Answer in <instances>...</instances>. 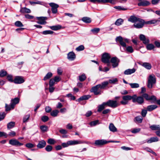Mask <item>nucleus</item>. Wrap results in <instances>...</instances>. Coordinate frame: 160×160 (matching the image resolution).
<instances>
[{
    "label": "nucleus",
    "mask_w": 160,
    "mask_h": 160,
    "mask_svg": "<svg viewBox=\"0 0 160 160\" xmlns=\"http://www.w3.org/2000/svg\"><path fill=\"white\" fill-rule=\"evenodd\" d=\"M143 118L142 117L140 116H137L134 119V121L135 122H138V123H141Z\"/></svg>",
    "instance_id": "7c9ffc66"
},
{
    "label": "nucleus",
    "mask_w": 160,
    "mask_h": 160,
    "mask_svg": "<svg viewBox=\"0 0 160 160\" xmlns=\"http://www.w3.org/2000/svg\"><path fill=\"white\" fill-rule=\"evenodd\" d=\"M67 58L69 60L72 61L75 59L76 55L73 52H70L68 54Z\"/></svg>",
    "instance_id": "f3484780"
},
{
    "label": "nucleus",
    "mask_w": 160,
    "mask_h": 160,
    "mask_svg": "<svg viewBox=\"0 0 160 160\" xmlns=\"http://www.w3.org/2000/svg\"><path fill=\"white\" fill-rule=\"evenodd\" d=\"M99 121L98 120L90 122V124L91 126H94L98 123Z\"/></svg>",
    "instance_id": "5fc2aeb1"
},
{
    "label": "nucleus",
    "mask_w": 160,
    "mask_h": 160,
    "mask_svg": "<svg viewBox=\"0 0 160 160\" xmlns=\"http://www.w3.org/2000/svg\"><path fill=\"white\" fill-rule=\"evenodd\" d=\"M109 82L107 81L103 82L101 83V84H99V85L101 89H104L106 87L108 84Z\"/></svg>",
    "instance_id": "cd10ccee"
},
{
    "label": "nucleus",
    "mask_w": 160,
    "mask_h": 160,
    "mask_svg": "<svg viewBox=\"0 0 160 160\" xmlns=\"http://www.w3.org/2000/svg\"><path fill=\"white\" fill-rule=\"evenodd\" d=\"M5 115L6 114L5 112L0 113V121L4 119Z\"/></svg>",
    "instance_id": "0e129e2a"
},
{
    "label": "nucleus",
    "mask_w": 160,
    "mask_h": 160,
    "mask_svg": "<svg viewBox=\"0 0 160 160\" xmlns=\"http://www.w3.org/2000/svg\"><path fill=\"white\" fill-rule=\"evenodd\" d=\"M100 31L99 28H94L91 30V31L94 34L98 33Z\"/></svg>",
    "instance_id": "680f3d73"
},
{
    "label": "nucleus",
    "mask_w": 160,
    "mask_h": 160,
    "mask_svg": "<svg viewBox=\"0 0 160 160\" xmlns=\"http://www.w3.org/2000/svg\"><path fill=\"white\" fill-rule=\"evenodd\" d=\"M49 5L52 8L51 10L52 13H56L57 12V8L59 7V5L54 3H49Z\"/></svg>",
    "instance_id": "9b49d317"
},
{
    "label": "nucleus",
    "mask_w": 160,
    "mask_h": 160,
    "mask_svg": "<svg viewBox=\"0 0 160 160\" xmlns=\"http://www.w3.org/2000/svg\"><path fill=\"white\" fill-rule=\"evenodd\" d=\"M110 62L112 63L113 68H115L118 66L120 60L117 58L114 57L111 58Z\"/></svg>",
    "instance_id": "0eeeda50"
},
{
    "label": "nucleus",
    "mask_w": 160,
    "mask_h": 160,
    "mask_svg": "<svg viewBox=\"0 0 160 160\" xmlns=\"http://www.w3.org/2000/svg\"><path fill=\"white\" fill-rule=\"evenodd\" d=\"M15 25L18 27H22L23 25L22 23L20 21H17L15 22Z\"/></svg>",
    "instance_id": "49530a36"
},
{
    "label": "nucleus",
    "mask_w": 160,
    "mask_h": 160,
    "mask_svg": "<svg viewBox=\"0 0 160 160\" xmlns=\"http://www.w3.org/2000/svg\"><path fill=\"white\" fill-rule=\"evenodd\" d=\"M79 78L80 81H83L86 79V77L85 74H83L79 76Z\"/></svg>",
    "instance_id": "a18cd8bd"
},
{
    "label": "nucleus",
    "mask_w": 160,
    "mask_h": 160,
    "mask_svg": "<svg viewBox=\"0 0 160 160\" xmlns=\"http://www.w3.org/2000/svg\"><path fill=\"white\" fill-rule=\"evenodd\" d=\"M29 3L31 5H33L34 4H41V2L38 1H30Z\"/></svg>",
    "instance_id": "052dcab7"
},
{
    "label": "nucleus",
    "mask_w": 160,
    "mask_h": 160,
    "mask_svg": "<svg viewBox=\"0 0 160 160\" xmlns=\"http://www.w3.org/2000/svg\"><path fill=\"white\" fill-rule=\"evenodd\" d=\"M7 75V72L3 70L0 71V77H3Z\"/></svg>",
    "instance_id": "de8ad7c7"
},
{
    "label": "nucleus",
    "mask_w": 160,
    "mask_h": 160,
    "mask_svg": "<svg viewBox=\"0 0 160 160\" xmlns=\"http://www.w3.org/2000/svg\"><path fill=\"white\" fill-rule=\"evenodd\" d=\"M59 112V111L57 110H55L52 111L51 113V115L53 117H56L57 116Z\"/></svg>",
    "instance_id": "a19ab883"
},
{
    "label": "nucleus",
    "mask_w": 160,
    "mask_h": 160,
    "mask_svg": "<svg viewBox=\"0 0 160 160\" xmlns=\"http://www.w3.org/2000/svg\"><path fill=\"white\" fill-rule=\"evenodd\" d=\"M129 84L132 88H137L139 87V84L138 83H130Z\"/></svg>",
    "instance_id": "4c0bfd02"
},
{
    "label": "nucleus",
    "mask_w": 160,
    "mask_h": 160,
    "mask_svg": "<svg viewBox=\"0 0 160 160\" xmlns=\"http://www.w3.org/2000/svg\"><path fill=\"white\" fill-rule=\"evenodd\" d=\"M110 142H113L112 141H107L105 140H98L95 141L94 144L96 146H102Z\"/></svg>",
    "instance_id": "6e6552de"
},
{
    "label": "nucleus",
    "mask_w": 160,
    "mask_h": 160,
    "mask_svg": "<svg viewBox=\"0 0 160 160\" xmlns=\"http://www.w3.org/2000/svg\"><path fill=\"white\" fill-rule=\"evenodd\" d=\"M46 145V142L44 140L39 141L38 144L37 145V147L39 149L44 148Z\"/></svg>",
    "instance_id": "dca6fc26"
},
{
    "label": "nucleus",
    "mask_w": 160,
    "mask_h": 160,
    "mask_svg": "<svg viewBox=\"0 0 160 160\" xmlns=\"http://www.w3.org/2000/svg\"><path fill=\"white\" fill-rule=\"evenodd\" d=\"M55 140L53 139H49L48 141V143L49 144H53L55 143Z\"/></svg>",
    "instance_id": "6e6d98bb"
},
{
    "label": "nucleus",
    "mask_w": 160,
    "mask_h": 160,
    "mask_svg": "<svg viewBox=\"0 0 160 160\" xmlns=\"http://www.w3.org/2000/svg\"><path fill=\"white\" fill-rule=\"evenodd\" d=\"M157 108V106L156 105H152L148 106L147 107V110L149 111H151Z\"/></svg>",
    "instance_id": "bb28decb"
},
{
    "label": "nucleus",
    "mask_w": 160,
    "mask_h": 160,
    "mask_svg": "<svg viewBox=\"0 0 160 160\" xmlns=\"http://www.w3.org/2000/svg\"><path fill=\"white\" fill-rule=\"evenodd\" d=\"M140 40L142 41L143 43L145 44H148L149 40L148 38H146L145 36L143 34H141L139 36Z\"/></svg>",
    "instance_id": "4468645a"
},
{
    "label": "nucleus",
    "mask_w": 160,
    "mask_h": 160,
    "mask_svg": "<svg viewBox=\"0 0 160 160\" xmlns=\"http://www.w3.org/2000/svg\"><path fill=\"white\" fill-rule=\"evenodd\" d=\"M145 22L144 20L142 19L139 18L138 20L135 22L133 24V26L134 28H142L144 26V24H145Z\"/></svg>",
    "instance_id": "423d86ee"
},
{
    "label": "nucleus",
    "mask_w": 160,
    "mask_h": 160,
    "mask_svg": "<svg viewBox=\"0 0 160 160\" xmlns=\"http://www.w3.org/2000/svg\"><path fill=\"white\" fill-rule=\"evenodd\" d=\"M25 146L28 148H32L35 146V145L31 143H28L25 145Z\"/></svg>",
    "instance_id": "603ef678"
},
{
    "label": "nucleus",
    "mask_w": 160,
    "mask_h": 160,
    "mask_svg": "<svg viewBox=\"0 0 160 160\" xmlns=\"http://www.w3.org/2000/svg\"><path fill=\"white\" fill-rule=\"evenodd\" d=\"M7 79L10 82H14V80L12 79V76L11 75H9L7 76Z\"/></svg>",
    "instance_id": "e2e57ef3"
},
{
    "label": "nucleus",
    "mask_w": 160,
    "mask_h": 160,
    "mask_svg": "<svg viewBox=\"0 0 160 160\" xmlns=\"http://www.w3.org/2000/svg\"><path fill=\"white\" fill-rule=\"evenodd\" d=\"M114 8L117 9L119 10H127V8H124L123 7H122L121 6H115L114 7Z\"/></svg>",
    "instance_id": "bf43d9fd"
},
{
    "label": "nucleus",
    "mask_w": 160,
    "mask_h": 160,
    "mask_svg": "<svg viewBox=\"0 0 160 160\" xmlns=\"http://www.w3.org/2000/svg\"><path fill=\"white\" fill-rule=\"evenodd\" d=\"M90 97L91 96L89 95H84L80 97L77 100L78 101L80 102L82 100H88Z\"/></svg>",
    "instance_id": "b1692460"
},
{
    "label": "nucleus",
    "mask_w": 160,
    "mask_h": 160,
    "mask_svg": "<svg viewBox=\"0 0 160 160\" xmlns=\"http://www.w3.org/2000/svg\"><path fill=\"white\" fill-rule=\"evenodd\" d=\"M123 20L120 18L118 19L115 22V24L117 26H120L121 25L123 22Z\"/></svg>",
    "instance_id": "58836bf2"
},
{
    "label": "nucleus",
    "mask_w": 160,
    "mask_h": 160,
    "mask_svg": "<svg viewBox=\"0 0 160 160\" xmlns=\"http://www.w3.org/2000/svg\"><path fill=\"white\" fill-rule=\"evenodd\" d=\"M15 125V122H11L8 123L7 124V128L8 129L13 128Z\"/></svg>",
    "instance_id": "f704fd0d"
},
{
    "label": "nucleus",
    "mask_w": 160,
    "mask_h": 160,
    "mask_svg": "<svg viewBox=\"0 0 160 160\" xmlns=\"http://www.w3.org/2000/svg\"><path fill=\"white\" fill-rule=\"evenodd\" d=\"M55 81L54 79H51L49 81V86H52L55 83Z\"/></svg>",
    "instance_id": "338daca9"
},
{
    "label": "nucleus",
    "mask_w": 160,
    "mask_h": 160,
    "mask_svg": "<svg viewBox=\"0 0 160 160\" xmlns=\"http://www.w3.org/2000/svg\"><path fill=\"white\" fill-rule=\"evenodd\" d=\"M52 74L51 72H48L46 75L44 77L43 80L45 81L47 79H49L51 77H52Z\"/></svg>",
    "instance_id": "c9c22d12"
},
{
    "label": "nucleus",
    "mask_w": 160,
    "mask_h": 160,
    "mask_svg": "<svg viewBox=\"0 0 160 160\" xmlns=\"http://www.w3.org/2000/svg\"><path fill=\"white\" fill-rule=\"evenodd\" d=\"M148 100H152L153 102H155L156 101V98L154 96H149Z\"/></svg>",
    "instance_id": "69168bd1"
},
{
    "label": "nucleus",
    "mask_w": 160,
    "mask_h": 160,
    "mask_svg": "<svg viewBox=\"0 0 160 160\" xmlns=\"http://www.w3.org/2000/svg\"><path fill=\"white\" fill-rule=\"evenodd\" d=\"M40 128L42 132H45L48 130V127L46 125H42L40 127Z\"/></svg>",
    "instance_id": "ea45409f"
},
{
    "label": "nucleus",
    "mask_w": 160,
    "mask_h": 160,
    "mask_svg": "<svg viewBox=\"0 0 160 160\" xmlns=\"http://www.w3.org/2000/svg\"><path fill=\"white\" fill-rule=\"evenodd\" d=\"M118 81V79L117 78H115L109 79L108 82L110 83L115 84L116 82H117Z\"/></svg>",
    "instance_id": "8fccbe9b"
},
{
    "label": "nucleus",
    "mask_w": 160,
    "mask_h": 160,
    "mask_svg": "<svg viewBox=\"0 0 160 160\" xmlns=\"http://www.w3.org/2000/svg\"><path fill=\"white\" fill-rule=\"evenodd\" d=\"M117 42H119L120 45L123 47L126 48L127 43H129V40L127 38H123L119 36L117 37L116 38Z\"/></svg>",
    "instance_id": "20e7f679"
},
{
    "label": "nucleus",
    "mask_w": 160,
    "mask_h": 160,
    "mask_svg": "<svg viewBox=\"0 0 160 160\" xmlns=\"http://www.w3.org/2000/svg\"><path fill=\"white\" fill-rule=\"evenodd\" d=\"M90 1L92 2L95 3L97 2L99 3H106L110 2L111 3V2L109 1V0H90Z\"/></svg>",
    "instance_id": "c756f323"
},
{
    "label": "nucleus",
    "mask_w": 160,
    "mask_h": 160,
    "mask_svg": "<svg viewBox=\"0 0 160 160\" xmlns=\"http://www.w3.org/2000/svg\"><path fill=\"white\" fill-rule=\"evenodd\" d=\"M53 32L51 30H46L43 31L42 33L43 35L52 34L53 33Z\"/></svg>",
    "instance_id": "79ce46f5"
},
{
    "label": "nucleus",
    "mask_w": 160,
    "mask_h": 160,
    "mask_svg": "<svg viewBox=\"0 0 160 160\" xmlns=\"http://www.w3.org/2000/svg\"><path fill=\"white\" fill-rule=\"evenodd\" d=\"M147 48L148 50H151L152 49H153L155 47L152 44H147Z\"/></svg>",
    "instance_id": "c03bdc74"
},
{
    "label": "nucleus",
    "mask_w": 160,
    "mask_h": 160,
    "mask_svg": "<svg viewBox=\"0 0 160 160\" xmlns=\"http://www.w3.org/2000/svg\"><path fill=\"white\" fill-rule=\"evenodd\" d=\"M119 105L116 100H109L106 102H103L98 106V112H100L107 106L114 108Z\"/></svg>",
    "instance_id": "f257e3e1"
},
{
    "label": "nucleus",
    "mask_w": 160,
    "mask_h": 160,
    "mask_svg": "<svg viewBox=\"0 0 160 160\" xmlns=\"http://www.w3.org/2000/svg\"><path fill=\"white\" fill-rule=\"evenodd\" d=\"M24 80L22 77L17 76L14 80V82L16 84H21L24 82Z\"/></svg>",
    "instance_id": "f8f14e48"
},
{
    "label": "nucleus",
    "mask_w": 160,
    "mask_h": 160,
    "mask_svg": "<svg viewBox=\"0 0 160 160\" xmlns=\"http://www.w3.org/2000/svg\"><path fill=\"white\" fill-rule=\"evenodd\" d=\"M30 117V115L29 114L27 115L24 117L23 118V122L25 123L27 122L29 120Z\"/></svg>",
    "instance_id": "37998d69"
},
{
    "label": "nucleus",
    "mask_w": 160,
    "mask_h": 160,
    "mask_svg": "<svg viewBox=\"0 0 160 160\" xmlns=\"http://www.w3.org/2000/svg\"><path fill=\"white\" fill-rule=\"evenodd\" d=\"M61 26L60 25L52 26L50 27V28L53 30H57L61 28Z\"/></svg>",
    "instance_id": "72a5a7b5"
},
{
    "label": "nucleus",
    "mask_w": 160,
    "mask_h": 160,
    "mask_svg": "<svg viewBox=\"0 0 160 160\" xmlns=\"http://www.w3.org/2000/svg\"><path fill=\"white\" fill-rule=\"evenodd\" d=\"M139 18H137L134 16H132L128 18V21L129 22L135 23Z\"/></svg>",
    "instance_id": "4be33fe9"
},
{
    "label": "nucleus",
    "mask_w": 160,
    "mask_h": 160,
    "mask_svg": "<svg viewBox=\"0 0 160 160\" xmlns=\"http://www.w3.org/2000/svg\"><path fill=\"white\" fill-rule=\"evenodd\" d=\"M136 98V101L139 104H142L143 102V99L141 97H139Z\"/></svg>",
    "instance_id": "473e14b6"
},
{
    "label": "nucleus",
    "mask_w": 160,
    "mask_h": 160,
    "mask_svg": "<svg viewBox=\"0 0 160 160\" xmlns=\"http://www.w3.org/2000/svg\"><path fill=\"white\" fill-rule=\"evenodd\" d=\"M126 50L132 53L133 52V49L131 46H128L126 48Z\"/></svg>",
    "instance_id": "864d4df0"
},
{
    "label": "nucleus",
    "mask_w": 160,
    "mask_h": 160,
    "mask_svg": "<svg viewBox=\"0 0 160 160\" xmlns=\"http://www.w3.org/2000/svg\"><path fill=\"white\" fill-rule=\"evenodd\" d=\"M160 22V18L158 19H153L151 20L145 22V24H153L157 23L158 22Z\"/></svg>",
    "instance_id": "a211bd4d"
},
{
    "label": "nucleus",
    "mask_w": 160,
    "mask_h": 160,
    "mask_svg": "<svg viewBox=\"0 0 160 160\" xmlns=\"http://www.w3.org/2000/svg\"><path fill=\"white\" fill-rule=\"evenodd\" d=\"M84 47L82 45H81L76 48V50L78 51H82L84 50Z\"/></svg>",
    "instance_id": "4d7b16f0"
},
{
    "label": "nucleus",
    "mask_w": 160,
    "mask_h": 160,
    "mask_svg": "<svg viewBox=\"0 0 160 160\" xmlns=\"http://www.w3.org/2000/svg\"><path fill=\"white\" fill-rule=\"evenodd\" d=\"M20 12L22 13H30L31 12V10L30 9L26 7L22 8Z\"/></svg>",
    "instance_id": "393cba45"
},
{
    "label": "nucleus",
    "mask_w": 160,
    "mask_h": 160,
    "mask_svg": "<svg viewBox=\"0 0 160 160\" xmlns=\"http://www.w3.org/2000/svg\"><path fill=\"white\" fill-rule=\"evenodd\" d=\"M147 113V110H146L143 109L142 110L141 114L143 117H145Z\"/></svg>",
    "instance_id": "774afa93"
},
{
    "label": "nucleus",
    "mask_w": 160,
    "mask_h": 160,
    "mask_svg": "<svg viewBox=\"0 0 160 160\" xmlns=\"http://www.w3.org/2000/svg\"><path fill=\"white\" fill-rule=\"evenodd\" d=\"M142 66L148 69H150L152 67L150 64L147 62L143 63Z\"/></svg>",
    "instance_id": "2f4dec72"
},
{
    "label": "nucleus",
    "mask_w": 160,
    "mask_h": 160,
    "mask_svg": "<svg viewBox=\"0 0 160 160\" xmlns=\"http://www.w3.org/2000/svg\"><path fill=\"white\" fill-rule=\"evenodd\" d=\"M111 58V56L109 53H104L102 56V61L103 62L107 63V65L109 66L110 64Z\"/></svg>",
    "instance_id": "39448f33"
},
{
    "label": "nucleus",
    "mask_w": 160,
    "mask_h": 160,
    "mask_svg": "<svg viewBox=\"0 0 160 160\" xmlns=\"http://www.w3.org/2000/svg\"><path fill=\"white\" fill-rule=\"evenodd\" d=\"M19 100L18 98H15L14 99H12L11 101L10 106L12 109L14 108L15 105L19 103Z\"/></svg>",
    "instance_id": "2eb2a0df"
},
{
    "label": "nucleus",
    "mask_w": 160,
    "mask_h": 160,
    "mask_svg": "<svg viewBox=\"0 0 160 160\" xmlns=\"http://www.w3.org/2000/svg\"><path fill=\"white\" fill-rule=\"evenodd\" d=\"M136 97L137 96L136 95H134L132 96L128 95L124 96L122 97V100L120 102V103L122 105H126L128 103V101L131 99L132 100L133 102H135L136 101Z\"/></svg>",
    "instance_id": "f03ea898"
},
{
    "label": "nucleus",
    "mask_w": 160,
    "mask_h": 160,
    "mask_svg": "<svg viewBox=\"0 0 160 160\" xmlns=\"http://www.w3.org/2000/svg\"><path fill=\"white\" fill-rule=\"evenodd\" d=\"M69 143L70 145H74L82 143V142L80 141L71 140L69 141Z\"/></svg>",
    "instance_id": "c85d7f7f"
},
{
    "label": "nucleus",
    "mask_w": 160,
    "mask_h": 160,
    "mask_svg": "<svg viewBox=\"0 0 160 160\" xmlns=\"http://www.w3.org/2000/svg\"><path fill=\"white\" fill-rule=\"evenodd\" d=\"M109 128L110 131L113 132H117V128L112 123H111L109 124Z\"/></svg>",
    "instance_id": "5701e85b"
},
{
    "label": "nucleus",
    "mask_w": 160,
    "mask_h": 160,
    "mask_svg": "<svg viewBox=\"0 0 160 160\" xmlns=\"http://www.w3.org/2000/svg\"><path fill=\"white\" fill-rule=\"evenodd\" d=\"M136 71L134 68L132 69H128L125 70L124 72V74L125 75H129L134 73Z\"/></svg>",
    "instance_id": "412c9836"
},
{
    "label": "nucleus",
    "mask_w": 160,
    "mask_h": 160,
    "mask_svg": "<svg viewBox=\"0 0 160 160\" xmlns=\"http://www.w3.org/2000/svg\"><path fill=\"white\" fill-rule=\"evenodd\" d=\"M151 129L153 131L160 130V126L159 125H152L150 127Z\"/></svg>",
    "instance_id": "aec40b11"
},
{
    "label": "nucleus",
    "mask_w": 160,
    "mask_h": 160,
    "mask_svg": "<svg viewBox=\"0 0 160 160\" xmlns=\"http://www.w3.org/2000/svg\"><path fill=\"white\" fill-rule=\"evenodd\" d=\"M37 18L38 21L37 22V23L38 24L43 25L46 23L45 20L47 19V18L45 17H37Z\"/></svg>",
    "instance_id": "ddd939ff"
},
{
    "label": "nucleus",
    "mask_w": 160,
    "mask_h": 160,
    "mask_svg": "<svg viewBox=\"0 0 160 160\" xmlns=\"http://www.w3.org/2000/svg\"><path fill=\"white\" fill-rule=\"evenodd\" d=\"M140 130V128H135L132 130L131 132L133 133H136L139 132Z\"/></svg>",
    "instance_id": "3c124183"
},
{
    "label": "nucleus",
    "mask_w": 160,
    "mask_h": 160,
    "mask_svg": "<svg viewBox=\"0 0 160 160\" xmlns=\"http://www.w3.org/2000/svg\"><path fill=\"white\" fill-rule=\"evenodd\" d=\"M9 144L16 146H20L23 145V143L19 142L16 139H12L9 140Z\"/></svg>",
    "instance_id": "9d476101"
},
{
    "label": "nucleus",
    "mask_w": 160,
    "mask_h": 160,
    "mask_svg": "<svg viewBox=\"0 0 160 160\" xmlns=\"http://www.w3.org/2000/svg\"><path fill=\"white\" fill-rule=\"evenodd\" d=\"M41 119L43 122H45L48 120L49 118L48 116H44L42 117Z\"/></svg>",
    "instance_id": "13d9d810"
},
{
    "label": "nucleus",
    "mask_w": 160,
    "mask_h": 160,
    "mask_svg": "<svg viewBox=\"0 0 160 160\" xmlns=\"http://www.w3.org/2000/svg\"><path fill=\"white\" fill-rule=\"evenodd\" d=\"M82 20L84 22L88 23H90L91 21V18L88 17L83 18H82Z\"/></svg>",
    "instance_id": "e433bc0d"
},
{
    "label": "nucleus",
    "mask_w": 160,
    "mask_h": 160,
    "mask_svg": "<svg viewBox=\"0 0 160 160\" xmlns=\"http://www.w3.org/2000/svg\"><path fill=\"white\" fill-rule=\"evenodd\" d=\"M158 141V139L157 137H153L150 138V139L147 141V142L148 143H151L153 142H157Z\"/></svg>",
    "instance_id": "a878e982"
},
{
    "label": "nucleus",
    "mask_w": 160,
    "mask_h": 160,
    "mask_svg": "<svg viewBox=\"0 0 160 160\" xmlns=\"http://www.w3.org/2000/svg\"><path fill=\"white\" fill-rule=\"evenodd\" d=\"M101 89L98 84L92 87L91 89V92H93L95 95L101 94Z\"/></svg>",
    "instance_id": "1a4fd4ad"
},
{
    "label": "nucleus",
    "mask_w": 160,
    "mask_h": 160,
    "mask_svg": "<svg viewBox=\"0 0 160 160\" xmlns=\"http://www.w3.org/2000/svg\"><path fill=\"white\" fill-rule=\"evenodd\" d=\"M52 147L50 145H48L45 148V150L48 152H50L52 151Z\"/></svg>",
    "instance_id": "09e8293b"
},
{
    "label": "nucleus",
    "mask_w": 160,
    "mask_h": 160,
    "mask_svg": "<svg viewBox=\"0 0 160 160\" xmlns=\"http://www.w3.org/2000/svg\"><path fill=\"white\" fill-rule=\"evenodd\" d=\"M156 79L155 76L153 74H151L149 76L148 78L147 86L149 88H152L153 85L155 84Z\"/></svg>",
    "instance_id": "7ed1b4c3"
},
{
    "label": "nucleus",
    "mask_w": 160,
    "mask_h": 160,
    "mask_svg": "<svg viewBox=\"0 0 160 160\" xmlns=\"http://www.w3.org/2000/svg\"><path fill=\"white\" fill-rule=\"evenodd\" d=\"M140 2L138 3V6H146L150 4V2L147 1H142V0H138Z\"/></svg>",
    "instance_id": "6ab92c4d"
}]
</instances>
